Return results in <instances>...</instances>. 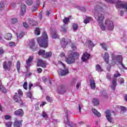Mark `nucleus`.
Masks as SVG:
<instances>
[{
    "instance_id": "33",
    "label": "nucleus",
    "mask_w": 127,
    "mask_h": 127,
    "mask_svg": "<svg viewBox=\"0 0 127 127\" xmlns=\"http://www.w3.org/2000/svg\"><path fill=\"white\" fill-rule=\"evenodd\" d=\"M101 93L102 94V96H104V98H105V99H108V98H109V96L104 91H101Z\"/></svg>"
},
{
    "instance_id": "45",
    "label": "nucleus",
    "mask_w": 127,
    "mask_h": 127,
    "mask_svg": "<svg viewBox=\"0 0 127 127\" xmlns=\"http://www.w3.org/2000/svg\"><path fill=\"white\" fill-rule=\"evenodd\" d=\"M101 46L102 47L104 50H107V46H106V44H101Z\"/></svg>"
},
{
    "instance_id": "57",
    "label": "nucleus",
    "mask_w": 127,
    "mask_h": 127,
    "mask_svg": "<svg viewBox=\"0 0 127 127\" xmlns=\"http://www.w3.org/2000/svg\"><path fill=\"white\" fill-rule=\"evenodd\" d=\"M9 46H11V47L14 46V45H15V43L10 42V43H9Z\"/></svg>"
},
{
    "instance_id": "24",
    "label": "nucleus",
    "mask_w": 127,
    "mask_h": 127,
    "mask_svg": "<svg viewBox=\"0 0 127 127\" xmlns=\"http://www.w3.org/2000/svg\"><path fill=\"white\" fill-rule=\"evenodd\" d=\"M0 91L3 93H6V89L1 84H0Z\"/></svg>"
},
{
    "instance_id": "43",
    "label": "nucleus",
    "mask_w": 127,
    "mask_h": 127,
    "mask_svg": "<svg viewBox=\"0 0 127 127\" xmlns=\"http://www.w3.org/2000/svg\"><path fill=\"white\" fill-rule=\"evenodd\" d=\"M107 2H109L110 3H115L116 1L115 0H105Z\"/></svg>"
},
{
    "instance_id": "11",
    "label": "nucleus",
    "mask_w": 127,
    "mask_h": 127,
    "mask_svg": "<svg viewBox=\"0 0 127 127\" xmlns=\"http://www.w3.org/2000/svg\"><path fill=\"white\" fill-rule=\"evenodd\" d=\"M26 9V6L25 4L22 3L21 5V9H20V14L21 15H24V13H25V10Z\"/></svg>"
},
{
    "instance_id": "36",
    "label": "nucleus",
    "mask_w": 127,
    "mask_h": 127,
    "mask_svg": "<svg viewBox=\"0 0 127 127\" xmlns=\"http://www.w3.org/2000/svg\"><path fill=\"white\" fill-rule=\"evenodd\" d=\"M26 68L27 69V71L26 72V76L28 77L29 76H31V72L28 73V66H26Z\"/></svg>"
},
{
    "instance_id": "27",
    "label": "nucleus",
    "mask_w": 127,
    "mask_h": 127,
    "mask_svg": "<svg viewBox=\"0 0 127 127\" xmlns=\"http://www.w3.org/2000/svg\"><path fill=\"white\" fill-rule=\"evenodd\" d=\"M25 2L27 5H32L33 0H25Z\"/></svg>"
},
{
    "instance_id": "18",
    "label": "nucleus",
    "mask_w": 127,
    "mask_h": 127,
    "mask_svg": "<svg viewBox=\"0 0 127 127\" xmlns=\"http://www.w3.org/2000/svg\"><path fill=\"white\" fill-rule=\"evenodd\" d=\"M33 61V56H30L28 59L26 61V64L27 66H30L31 62Z\"/></svg>"
},
{
    "instance_id": "31",
    "label": "nucleus",
    "mask_w": 127,
    "mask_h": 127,
    "mask_svg": "<svg viewBox=\"0 0 127 127\" xmlns=\"http://www.w3.org/2000/svg\"><path fill=\"white\" fill-rule=\"evenodd\" d=\"M16 67H17V70L18 72L20 73L19 70H20V62L19 61L17 62V64H16Z\"/></svg>"
},
{
    "instance_id": "30",
    "label": "nucleus",
    "mask_w": 127,
    "mask_h": 127,
    "mask_svg": "<svg viewBox=\"0 0 127 127\" xmlns=\"http://www.w3.org/2000/svg\"><path fill=\"white\" fill-rule=\"evenodd\" d=\"M70 19V17L67 18H64L63 20V22L65 24H68V23L69 22V20Z\"/></svg>"
},
{
    "instance_id": "21",
    "label": "nucleus",
    "mask_w": 127,
    "mask_h": 127,
    "mask_svg": "<svg viewBox=\"0 0 127 127\" xmlns=\"http://www.w3.org/2000/svg\"><path fill=\"white\" fill-rule=\"evenodd\" d=\"M92 112L94 115L97 116V117H101V113L98 112V111H97L95 108L92 109Z\"/></svg>"
},
{
    "instance_id": "29",
    "label": "nucleus",
    "mask_w": 127,
    "mask_h": 127,
    "mask_svg": "<svg viewBox=\"0 0 127 127\" xmlns=\"http://www.w3.org/2000/svg\"><path fill=\"white\" fill-rule=\"evenodd\" d=\"M96 70L98 72H102V71H103V69H102V68L101 67V65H100V64L96 65Z\"/></svg>"
},
{
    "instance_id": "25",
    "label": "nucleus",
    "mask_w": 127,
    "mask_h": 127,
    "mask_svg": "<svg viewBox=\"0 0 127 127\" xmlns=\"http://www.w3.org/2000/svg\"><path fill=\"white\" fill-rule=\"evenodd\" d=\"M92 103L94 106L99 105V100L97 99L94 98L92 100Z\"/></svg>"
},
{
    "instance_id": "14",
    "label": "nucleus",
    "mask_w": 127,
    "mask_h": 127,
    "mask_svg": "<svg viewBox=\"0 0 127 127\" xmlns=\"http://www.w3.org/2000/svg\"><path fill=\"white\" fill-rule=\"evenodd\" d=\"M116 87H117V78H114L113 79L111 84L112 90L115 91V90H116Z\"/></svg>"
},
{
    "instance_id": "37",
    "label": "nucleus",
    "mask_w": 127,
    "mask_h": 127,
    "mask_svg": "<svg viewBox=\"0 0 127 127\" xmlns=\"http://www.w3.org/2000/svg\"><path fill=\"white\" fill-rule=\"evenodd\" d=\"M29 23L32 26H34V20H33V19H32L31 18H29Z\"/></svg>"
},
{
    "instance_id": "17",
    "label": "nucleus",
    "mask_w": 127,
    "mask_h": 127,
    "mask_svg": "<svg viewBox=\"0 0 127 127\" xmlns=\"http://www.w3.org/2000/svg\"><path fill=\"white\" fill-rule=\"evenodd\" d=\"M65 117L66 118V121H65V123L68 127H73V124H70L69 122V116H68V114L67 113H65Z\"/></svg>"
},
{
    "instance_id": "20",
    "label": "nucleus",
    "mask_w": 127,
    "mask_h": 127,
    "mask_svg": "<svg viewBox=\"0 0 127 127\" xmlns=\"http://www.w3.org/2000/svg\"><path fill=\"white\" fill-rule=\"evenodd\" d=\"M22 124H21V121H15L14 123V127H21Z\"/></svg>"
},
{
    "instance_id": "23",
    "label": "nucleus",
    "mask_w": 127,
    "mask_h": 127,
    "mask_svg": "<svg viewBox=\"0 0 127 127\" xmlns=\"http://www.w3.org/2000/svg\"><path fill=\"white\" fill-rule=\"evenodd\" d=\"M12 37V35L11 33H7L4 36L5 39L6 40H10Z\"/></svg>"
},
{
    "instance_id": "4",
    "label": "nucleus",
    "mask_w": 127,
    "mask_h": 127,
    "mask_svg": "<svg viewBox=\"0 0 127 127\" xmlns=\"http://www.w3.org/2000/svg\"><path fill=\"white\" fill-rule=\"evenodd\" d=\"M111 57L112 58V61H113V62H119V63H121L122 67L125 68V66L122 63V60H123V57H122V56H116L115 54H111Z\"/></svg>"
},
{
    "instance_id": "40",
    "label": "nucleus",
    "mask_w": 127,
    "mask_h": 127,
    "mask_svg": "<svg viewBox=\"0 0 127 127\" xmlns=\"http://www.w3.org/2000/svg\"><path fill=\"white\" fill-rule=\"evenodd\" d=\"M92 19L91 17H89L88 18H87L86 19L84 20L83 22L85 23V24H87V23H89L90 22V21Z\"/></svg>"
},
{
    "instance_id": "3",
    "label": "nucleus",
    "mask_w": 127,
    "mask_h": 127,
    "mask_svg": "<svg viewBox=\"0 0 127 127\" xmlns=\"http://www.w3.org/2000/svg\"><path fill=\"white\" fill-rule=\"evenodd\" d=\"M38 43L41 47L43 48H46L48 46V36L46 32H43V36L42 37L37 39Z\"/></svg>"
},
{
    "instance_id": "51",
    "label": "nucleus",
    "mask_w": 127,
    "mask_h": 127,
    "mask_svg": "<svg viewBox=\"0 0 127 127\" xmlns=\"http://www.w3.org/2000/svg\"><path fill=\"white\" fill-rule=\"evenodd\" d=\"M119 81L120 82V84H124L125 80L122 78H120Z\"/></svg>"
},
{
    "instance_id": "15",
    "label": "nucleus",
    "mask_w": 127,
    "mask_h": 127,
    "mask_svg": "<svg viewBox=\"0 0 127 127\" xmlns=\"http://www.w3.org/2000/svg\"><path fill=\"white\" fill-rule=\"evenodd\" d=\"M90 87L92 90H95L96 89V83L95 80L93 79H91L90 80Z\"/></svg>"
},
{
    "instance_id": "64",
    "label": "nucleus",
    "mask_w": 127,
    "mask_h": 127,
    "mask_svg": "<svg viewBox=\"0 0 127 127\" xmlns=\"http://www.w3.org/2000/svg\"><path fill=\"white\" fill-rule=\"evenodd\" d=\"M37 71H38V73H40L42 72V69H41V68H38L37 69Z\"/></svg>"
},
{
    "instance_id": "47",
    "label": "nucleus",
    "mask_w": 127,
    "mask_h": 127,
    "mask_svg": "<svg viewBox=\"0 0 127 127\" xmlns=\"http://www.w3.org/2000/svg\"><path fill=\"white\" fill-rule=\"evenodd\" d=\"M23 87L25 89V90H27V82H24L23 85Z\"/></svg>"
},
{
    "instance_id": "61",
    "label": "nucleus",
    "mask_w": 127,
    "mask_h": 127,
    "mask_svg": "<svg viewBox=\"0 0 127 127\" xmlns=\"http://www.w3.org/2000/svg\"><path fill=\"white\" fill-rule=\"evenodd\" d=\"M4 52L3 51V50L2 48H0V55H1V54H3V53Z\"/></svg>"
},
{
    "instance_id": "35",
    "label": "nucleus",
    "mask_w": 127,
    "mask_h": 127,
    "mask_svg": "<svg viewBox=\"0 0 127 127\" xmlns=\"http://www.w3.org/2000/svg\"><path fill=\"white\" fill-rule=\"evenodd\" d=\"M35 34L36 35H39L40 34V29L39 28H36L35 31Z\"/></svg>"
},
{
    "instance_id": "54",
    "label": "nucleus",
    "mask_w": 127,
    "mask_h": 127,
    "mask_svg": "<svg viewBox=\"0 0 127 127\" xmlns=\"http://www.w3.org/2000/svg\"><path fill=\"white\" fill-rule=\"evenodd\" d=\"M12 23H16V22H17V19L16 18H13L11 20Z\"/></svg>"
},
{
    "instance_id": "63",
    "label": "nucleus",
    "mask_w": 127,
    "mask_h": 127,
    "mask_svg": "<svg viewBox=\"0 0 127 127\" xmlns=\"http://www.w3.org/2000/svg\"><path fill=\"white\" fill-rule=\"evenodd\" d=\"M23 25L24 27H25V28H28V25H27L26 24V23H25V22L23 23Z\"/></svg>"
},
{
    "instance_id": "38",
    "label": "nucleus",
    "mask_w": 127,
    "mask_h": 127,
    "mask_svg": "<svg viewBox=\"0 0 127 127\" xmlns=\"http://www.w3.org/2000/svg\"><path fill=\"white\" fill-rule=\"evenodd\" d=\"M71 48L72 49V50H76V49H77V47L76 46V44L74 43L71 44Z\"/></svg>"
},
{
    "instance_id": "9",
    "label": "nucleus",
    "mask_w": 127,
    "mask_h": 127,
    "mask_svg": "<svg viewBox=\"0 0 127 127\" xmlns=\"http://www.w3.org/2000/svg\"><path fill=\"white\" fill-rule=\"evenodd\" d=\"M15 116H18V117H23V115H24V112L22 109H20L16 111H15L14 113Z\"/></svg>"
},
{
    "instance_id": "50",
    "label": "nucleus",
    "mask_w": 127,
    "mask_h": 127,
    "mask_svg": "<svg viewBox=\"0 0 127 127\" xmlns=\"http://www.w3.org/2000/svg\"><path fill=\"white\" fill-rule=\"evenodd\" d=\"M27 96L29 98V99H32V94L31 93L29 92L27 93Z\"/></svg>"
},
{
    "instance_id": "10",
    "label": "nucleus",
    "mask_w": 127,
    "mask_h": 127,
    "mask_svg": "<svg viewBox=\"0 0 127 127\" xmlns=\"http://www.w3.org/2000/svg\"><path fill=\"white\" fill-rule=\"evenodd\" d=\"M90 54L87 53H85L83 54V55H82L81 59L83 62H86L87 60H89V58H90Z\"/></svg>"
},
{
    "instance_id": "44",
    "label": "nucleus",
    "mask_w": 127,
    "mask_h": 127,
    "mask_svg": "<svg viewBox=\"0 0 127 127\" xmlns=\"http://www.w3.org/2000/svg\"><path fill=\"white\" fill-rule=\"evenodd\" d=\"M23 35H24V33H21L19 35L17 34V37L18 38H22V37H23Z\"/></svg>"
},
{
    "instance_id": "26",
    "label": "nucleus",
    "mask_w": 127,
    "mask_h": 127,
    "mask_svg": "<svg viewBox=\"0 0 127 127\" xmlns=\"http://www.w3.org/2000/svg\"><path fill=\"white\" fill-rule=\"evenodd\" d=\"M52 37L54 39L57 38V33L55 31L51 32Z\"/></svg>"
},
{
    "instance_id": "16",
    "label": "nucleus",
    "mask_w": 127,
    "mask_h": 127,
    "mask_svg": "<svg viewBox=\"0 0 127 127\" xmlns=\"http://www.w3.org/2000/svg\"><path fill=\"white\" fill-rule=\"evenodd\" d=\"M61 44L62 47H63V48H65L66 46L68 44V42L66 40V39H65V38H63L61 41Z\"/></svg>"
},
{
    "instance_id": "53",
    "label": "nucleus",
    "mask_w": 127,
    "mask_h": 127,
    "mask_svg": "<svg viewBox=\"0 0 127 127\" xmlns=\"http://www.w3.org/2000/svg\"><path fill=\"white\" fill-rule=\"evenodd\" d=\"M39 103H37L35 105V109L37 111H38L39 110Z\"/></svg>"
},
{
    "instance_id": "6",
    "label": "nucleus",
    "mask_w": 127,
    "mask_h": 127,
    "mask_svg": "<svg viewBox=\"0 0 127 127\" xmlns=\"http://www.w3.org/2000/svg\"><path fill=\"white\" fill-rule=\"evenodd\" d=\"M106 118L108 122L113 124L114 123V118L112 117V114L110 110L105 111Z\"/></svg>"
},
{
    "instance_id": "62",
    "label": "nucleus",
    "mask_w": 127,
    "mask_h": 127,
    "mask_svg": "<svg viewBox=\"0 0 127 127\" xmlns=\"http://www.w3.org/2000/svg\"><path fill=\"white\" fill-rule=\"evenodd\" d=\"M60 56L61 57V58H63L64 57H65V54L64 53H62Z\"/></svg>"
},
{
    "instance_id": "32",
    "label": "nucleus",
    "mask_w": 127,
    "mask_h": 127,
    "mask_svg": "<svg viewBox=\"0 0 127 127\" xmlns=\"http://www.w3.org/2000/svg\"><path fill=\"white\" fill-rule=\"evenodd\" d=\"M87 44L88 47H94V46H95L93 42H92L91 41H88L87 42Z\"/></svg>"
},
{
    "instance_id": "5",
    "label": "nucleus",
    "mask_w": 127,
    "mask_h": 127,
    "mask_svg": "<svg viewBox=\"0 0 127 127\" xmlns=\"http://www.w3.org/2000/svg\"><path fill=\"white\" fill-rule=\"evenodd\" d=\"M11 65H12V63L11 62V61H5L3 64V69H4V70H5L6 71H10Z\"/></svg>"
},
{
    "instance_id": "48",
    "label": "nucleus",
    "mask_w": 127,
    "mask_h": 127,
    "mask_svg": "<svg viewBox=\"0 0 127 127\" xmlns=\"http://www.w3.org/2000/svg\"><path fill=\"white\" fill-rule=\"evenodd\" d=\"M120 108L121 111H122L123 112H125V111H127V108L124 106H120Z\"/></svg>"
},
{
    "instance_id": "49",
    "label": "nucleus",
    "mask_w": 127,
    "mask_h": 127,
    "mask_svg": "<svg viewBox=\"0 0 127 127\" xmlns=\"http://www.w3.org/2000/svg\"><path fill=\"white\" fill-rule=\"evenodd\" d=\"M120 76H121V74L118 71L116 72V73L114 74L115 78H117L118 77H120Z\"/></svg>"
},
{
    "instance_id": "39",
    "label": "nucleus",
    "mask_w": 127,
    "mask_h": 127,
    "mask_svg": "<svg viewBox=\"0 0 127 127\" xmlns=\"http://www.w3.org/2000/svg\"><path fill=\"white\" fill-rule=\"evenodd\" d=\"M39 55H44L45 54V51L43 50H40L38 52Z\"/></svg>"
},
{
    "instance_id": "58",
    "label": "nucleus",
    "mask_w": 127,
    "mask_h": 127,
    "mask_svg": "<svg viewBox=\"0 0 127 127\" xmlns=\"http://www.w3.org/2000/svg\"><path fill=\"white\" fill-rule=\"evenodd\" d=\"M62 31H63V32H66V31H67V28L62 27Z\"/></svg>"
},
{
    "instance_id": "55",
    "label": "nucleus",
    "mask_w": 127,
    "mask_h": 127,
    "mask_svg": "<svg viewBox=\"0 0 127 127\" xmlns=\"http://www.w3.org/2000/svg\"><path fill=\"white\" fill-rule=\"evenodd\" d=\"M79 9L81 10V11H86V8H85V7H80Z\"/></svg>"
},
{
    "instance_id": "34",
    "label": "nucleus",
    "mask_w": 127,
    "mask_h": 127,
    "mask_svg": "<svg viewBox=\"0 0 127 127\" xmlns=\"http://www.w3.org/2000/svg\"><path fill=\"white\" fill-rule=\"evenodd\" d=\"M73 31H76L78 29V24L74 23L72 25Z\"/></svg>"
},
{
    "instance_id": "22",
    "label": "nucleus",
    "mask_w": 127,
    "mask_h": 127,
    "mask_svg": "<svg viewBox=\"0 0 127 127\" xmlns=\"http://www.w3.org/2000/svg\"><path fill=\"white\" fill-rule=\"evenodd\" d=\"M51 56H52V52H46L44 55V58H49V57H51Z\"/></svg>"
},
{
    "instance_id": "46",
    "label": "nucleus",
    "mask_w": 127,
    "mask_h": 127,
    "mask_svg": "<svg viewBox=\"0 0 127 127\" xmlns=\"http://www.w3.org/2000/svg\"><path fill=\"white\" fill-rule=\"evenodd\" d=\"M12 125V123L7 122V123H6V127H11Z\"/></svg>"
},
{
    "instance_id": "28",
    "label": "nucleus",
    "mask_w": 127,
    "mask_h": 127,
    "mask_svg": "<svg viewBox=\"0 0 127 127\" xmlns=\"http://www.w3.org/2000/svg\"><path fill=\"white\" fill-rule=\"evenodd\" d=\"M34 45H35V42H34V40H32L29 43V46L32 49L34 47Z\"/></svg>"
},
{
    "instance_id": "56",
    "label": "nucleus",
    "mask_w": 127,
    "mask_h": 127,
    "mask_svg": "<svg viewBox=\"0 0 127 127\" xmlns=\"http://www.w3.org/2000/svg\"><path fill=\"white\" fill-rule=\"evenodd\" d=\"M80 86H81V82H78L76 84V89H79Z\"/></svg>"
},
{
    "instance_id": "42",
    "label": "nucleus",
    "mask_w": 127,
    "mask_h": 127,
    "mask_svg": "<svg viewBox=\"0 0 127 127\" xmlns=\"http://www.w3.org/2000/svg\"><path fill=\"white\" fill-rule=\"evenodd\" d=\"M76 83H77V79L76 78L72 79L71 82V85H75Z\"/></svg>"
},
{
    "instance_id": "7",
    "label": "nucleus",
    "mask_w": 127,
    "mask_h": 127,
    "mask_svg": "<svg viewBox=\"0 0 127 127\" xmlns=\"http://www.w3.org/2000/svg\"><path fill=\"white\" fill-rule=\"evenodd\" d=\"M23 95L22 91L20 89L18 90V93H15V94L14 96V101L16 102H18L20 100V97Z\"/></svg>"
},
{
    "instance_id": "12",
    "label": "nucleus",
    "mask_w": 127,
    "mask_h": 127,
    "mask_svg": "<svg viewBox=\"0 0 127 127\" xmlns=\"http://www.w3.org/2000/svg\"><path fill=\"white\" fill-rule=\"evenodd\" d=\"M69 73V71L68 69H65L64 70H61L59 72V74L60 76H65V75H67Z\"/></svg>"
},
{
    "instance_id": "59",
    "label": "nucleus",
    "mask_w": 127,
    "mask_h": 127,
    "mask_svg": "<svg viewBox=\"0 0 127 127\" xmlns=\"http://www.w3.org/2000/svg\"><path fill=\"white\" fill-rule=\"evenodd\" d=\"M42 117L43 118H47V114H46V113L44 112H43Z\"/></svg>"
},
{
    "instance_id": "52",
    "label": "nucleus",
    "mask_w": 127,
    "mask_h": 127,
    "mask_svg": "<svg viewBox=\"0 0 127 127\" xmlns=\"http://www.w3.org/2000/svg\"><path fill=\"white\" fill-rule=\"evenodd\" d=\"M4 119L5 120H6V121L8 120H10V116L9 115H6L4 117Z\"/></svg>"
},
{
    "instance_id": "2",
    "label": "nucleus",
    "mask_w": 127,
    "mask_h": 127,
    "mask_svg": "<svg viewBox=\"0 0 127 127\" xmlns=\"http://www.w3.org/2000/svg\"><path fill=\"white\" fill-rule=\"evenodd\" d=\"M78 58H79V53L68 51V55L65 57V62L67 64L71 65V64H74L75 60Z\"/></svg>"
},
{
    "instance_id": "60",
    "label": "nucleus",
    "mask_w": 127,
    "mask_h": 127,
    "mask_svg": "<svg viewBox=\"0 0 127 127\" xmlns=\"http://www.w3.org/2000/svg\"><path fill=\"white\" fill-rule=\"evenodd\" d=\"M106 78L107 79H108V80H110L111 79V75L109 73H107V75H106Z\"/></svg>"
},
{
    "instance_id": "19",
    "label": "nucleus",
    "mask_w": 127,
    "mask_h": 127,
    "mask_svg": "<svg viewBox=\"0 0 127 127\" xmlns=\"http://www.w3.org/2000/svg\"><path fill=\"white\" fill-rule=\"evenodd\" d=\"M110 57V56L109 55V53L108 52H106L105 53V56L104 57V59L105 61V62L107 63V64H109V58Z\"/></svg>"
},
{
    "instance_id": "13",
    "label": "nucleus",
    "mask_w": 127,
    "mask_h": 127,
    "mask_svg": "<svg viewBox=\"0 0 127 127\" xmlns=\"http://www.w3.org/2000/svg\"><path fill=\"white\" fill-rule=\"evenodd\" d=\"M37 66H40L41 67H43V68H45L46 66H45V62L43 61L42 60H39L37 62Z\"/></svg>"
},
{
    "instance_id": "8",
    "label": "nucleus",
    "mask_w": 127,
    "mask_h": 127,
    "mask_svg": "<svg viewBox=\"0 0 127 127\" xmlns=\"http://www.w3.org/2000/svg\"><path fill=\"white\" fill-rule=\"evenodd\" d=\"M66 90L65 89V86L64 85H60L58 87V92L61 95H62L64 93H65Z\"/></svg>"
},
{
    "instance_id": "41",
    "label": "nucleus",
    "mask_w": 127,
    "mask_h": 127,
    "mask_svg": "<svg viewBox=\"0 0 127 127\" xmlns=\"http://www.w3.org/2000/svg\"><path fill=\"white\" fill-rule=\"evenodd\" d=\"M3 7H4V4H3V2H0V10H2V9H3Z\"/></svg>"
},
{
    "instance_id": "1",
    "label": "nucleus",
    "mask_w": 127,
    "mask_h": 127,
    "mask_svg": "<svg viewBox=\"0 0 127 127\" xmlns=\"http://www.w3.org/2000/svg\"><path fill=\"white\" fill-rule=\"evenodd\" d=\"M102 5L103 4H99L96 6L94 11V16L102 30H113L115 27L114 22L110 19H106L104 22L105 15L98 11L102 8Z\"/></svg>"
}]
</instances>
